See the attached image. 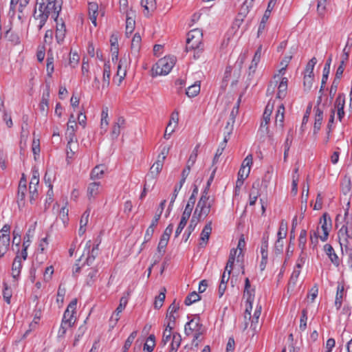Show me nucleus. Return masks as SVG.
Returning a JSON list of instances; mask_svg holds the SVG:
<instances>
[{
	"mask_svg": "<svg viewBox=\"0 0 352 352\" xmlns=\"http://www.w3.org/2000/svg\"><path fill=\"white\" fill-rule=\"evenodd\" d=\"M62 0H36V6H38L40 14L36 16V8H34V16L39 19L38 30H41L46 23L50 15L54 21H57L62 10Z\"/></svg>",
	"mask_w": 352,
	"mask_h": 352,
	"instance_id": "f257e3e1",
	"label": "nucleus"
},
{
	"mask_svg": "<svg viewBox=\"0 0 352 352\" xmlns=\"http://www.w3.org/2000/svg\"><path fill=\"white\" fill-rule=\"evenodd\" d=\"M349 213V209L347 208L344 213V218ZM338 237L341 246H344L346 249H351L352 251V223H349V221L345 220V223L338 231Z\"/></svg>",
	"mask_w": 352,
	"mask_h": 352,
	"instance_id": "f03ea898",
	"label": "nucleus"
},
{
	"mask_svg": "<svg viewBox=\"0 0 352 352\" xmlns=\"http://www.w3.org/2000/svg\"><path fill=\"white\" fill-rule=\"evenodd\" d=\"M202 32L199 29H194L188 33L186 39V51L196 50V54H199L203 50L202 44Z\"/></svg>",
	"mask_w": 352,
	"mask_h": 352,
	"instance_id": "7ed1b4c3",
	"label": "nucleus"
},
{
	"mask_svg": "<svg viewBox=\"0 0 352 352\" xmlns=\"http://www.w3.org/2000/svg\"><path fill=\"white\" fill-rule=\"evenodd\" d=\"M175 62L176 58L174 56H165L160 59L152 67L153 76L168 74L173 69Z\"/></svg>",
	"mask_w": 352,
	"mask_h": 352,
	"instance_id": "20e7f679",
	"label": "nucleus"
},
{
	"mask_svg": "<svg viewBox=\"0 0 352 352\" xmlns=\"http://www.w3.org/2000/svg\"><path fill=\"white\" fill-rule=\"evenodd\" d=\"M10 226L8 224H5L0 230V258L3 257L9 250L10 242Z\"/></svg>",
	"mask_w": 352,
	"mask_h": 352,
	"instance_id": "39448f33",
	"label": "nucleus"
},
{
	"mask_svg": "<svg viewBox=\"0 0 352 352\" xmlns=\"http://www.w3.org/2000/svg\"><path fill=\"white\" fill-rule=\"evenodd\" d=\"M320 223L321 224V229L323 234L320 236V239L322 241H326L328 239L329 232L332 226L331 219L329 214L324 212L320 219Z\"/></svg>",
	"mask_w": 352,
	"mask_h": 352,
	"instance_id": "423d86ee",
	"label": "nucleus"
},
{
	"mask_svg": "<svg viewBox=\"0 0 352 352\" xmlns=\"http://www.w3.org/2000/svg\"><path fill=\"white\" fill-rule=\"evenodd\" d=\"M130 62L129 55L124 54L120 59L118 65L116 76L119 77L118 85H120L126 74V67Z\"/></svg>",
	"mask_w": 352,
	"mask_h": 352,
	"instance_id": "0eeeda50",
	"label": "nucleus"
},
{
	"mask_svg": "<svg viewBox=\"0 0 352 352\" xmlns=\"http://www.w3.org/2000/svg\"><path fill=\"white\" fill-rule=\"evenodd\" d=\"M173 230V224L170 223L165 229L163 234L162 235L160 242L157 246V251L160 253L164 254L165 252V248L168 244L170 236Z\"/></svg>",
	"mask_w": 352,
	"mask_h": 352,
	"instance_id": "6e6552de",
	"label": "nucleus"
},
{
	"mask_svg": "<svg viewBox=\"0 0 352 352\" xmlns=\"http://www.w3.org/2000/svg\"><path fill=\"white\" fill-rule=\"evenodd\" d=\"M214 204L210 202H198L193 214L201 220L202 216L206 217L209 214Z\"/></svg>",
	"mask_w": 352,
	"mask_h": 352,
	"instance_id": "1a4fd4ad",
	"label": "nucleus"
},
{
	"mask_svg": "<svg viewBox=\"0 0 352 352\" xmlns=\"http://www.w3.org/2000/svg\"><path fill=\"white\" fill-rule=\"evenodd\" d=\"M91 245V241L89 240L87 242L85 249L87 250L88 256L84 263L83 265H87L88 266L91 265L95 261V258L98 255V245L99 243L96 244L93 246L91 250H90V248Z\"/></svg>",
	"mask_w": 352,
	"mask_h": 352,
	"instance_id": "9d476101",
	"label": "nucleus"
},
{
	"mask_svg": "<svg viewBox=\"0 0 352 352\" xmlns=\"http://www.w3.org/2000/svg\"><path fill=\"white\" fill-rule=\"evenodd\" d=\"M55 22L56 23L55 35L56 40L58 44H62L66 34V26L62 19L60 20L57 19V21H55Z\"/></svg>",
	"mask_w": 352,
	"mask_h": 352,
	"instance_id": "9b49d317",
	"label": "nucleus"
},
{
	"mask_svg": "<svg viewBox=\"0 0 352 352\" xmlns=\"http://www.w3.org/2000/svg\"><path fill=\"white\" fill-rule=\"evenodd\" d=\"M212 232V221H208L201 231L199 246L205 248L208 244L210 234Z\"/></svg>",
	"mask_w": 352,
	"mask_h": 352,
	"instance_id": "f8f14e48",
	"label": "nucleus"
},
{
	"mask_svg": "<svg viewBox=\"0 0 352 352\" xmlns=\"http://www.w3.org/2000/svg\"><path fill=\"white\" fill-rule=\"evenodd\" d=\"M273 109V105H270L269 103L265 107L263 115V122L261 124V129L265 128V131H269L268 124L270 120V116L272 114Z\"/></svg>",
	"mask_w": 352,
	"mask_h": 352,
	"instance_id": "ddd939ff",
	"label": "nucleus"
},
{
	"mask_svg": "<svg viewBox=\"0 0 352 352\" xmlns=\"http://www.w3.org/2000/svg\"><path fill=\"white\" fill-rule=\"evenodd\" d=\"M22 268L21 258L17 254L13 261L12 265V276L13 278L17 279L20 275Z\"/></svg>",
	"mask_w": 352,
	"mask_h": 352,
	"instance_id": "4468645a",
	"label": "nucleus"
},
{
	"mask_svg": "<svg viewBox=\"0 0 352 352\" xmlns=\"http://www.w3.org/2000/svg\"><path fill=\"white\" fill-rule=\"evenodd\" d=\"M141 6L144 8V14L149 16L150 14L156 9L155 0H141Z\"/></svg>",
	"mask_w": 352,
	"mask_h": 352,
	"instance_id": "2eb2a0df",
	"label": "nucleus"
},
{
	"mask_svg": "<svg viewBox=\"0 0 352 352\" xmlns=\"http://www.w3.org/2000/svg\"><path fill=\"white\" fill-rule=\"evenodd\" d=\"M324 250L329 256V259L336 266H339L340 260L338 255L336 254L334 249L330 244H325L324 246Z\"/></svg>",
	"mask_w": 352,
	"mask_h": 352,
	"instance_id": "dca6fc26",
	"label": "nucleus"
},
{
	"mask_svg": "<svg viewBox=\"0 0 352 352\" xmlns=\"http://www.w3.org/2000/svg\"><path fill=\"white\" fill-rule=\"evenodd\" d=\"M78 129L76 122L73 123H67V128L66 132L67 139H69V142H77V138L76 136V131Z\"/></svg>",
	"mask_w": 352,
	"mask_h": 352,
	"instance_id": "f3484780",
	"label": "nucleus"
},
{
	"mask_svg": "<svg viewBox=\"0 0 352 352\" xmlns=\"http://www.w3.org/2000/svg\"><path fill=\"white\" fill-rule=\"evenodd\" d=\"M7 30L4 33V37L6 38L8 41L13 45H19L21 43L19 35L11 31L12 27L11 23L7 27Z\"/></svg>",
	"mask_w": 352,
	"mask_h": 352,
	"instance_id": "a211bd4d",
	"label": "nucleus"
},
{
	"mask_svg": "<svg viewBox=\"0 0 352 352\" xmlns=\"http://www.w3.org/2000/svg\"><path fill=\"white\" fill-rule=\"evenodd\" d=\"M300 274V270H294L288 283L287 293H292L294 291Z\"/></svg>",
	"mask_w": 352,
	"mask_h": 352,
	"instance_id": "6ab92c4d",
	"label": "nucleus"
},
{
	"mask_svg": "<svg viewBox=\"0 0 352 352\" xmlns=\"http://www.w3.org/2000/svg\"><path fill=\"white\" fill-rule=\"evenodd\" d=\"M201 322H199V318L198 317L197 320L192 319L189 322H188L184 327V333L188 336L192 332L195 331V329L199 326Z\"/></svg>",
	"mask_w": 352,
	"mask_h": 352,
	"instance_id": "aec40b11",
	"label": "nucleus"
},
{
	"mask_svg": "<svg viewBox=\"0 0 352 352\" xmlns=\"http://www.w3.org/2000/svg\"><path fill=\"white\" fill-rule=\"evenodd\" d=\"M316 115H315V122L314 126V133H317L321 127L322 120H323V111L318 107H315Z\"/></svg>",
	"mask_w": 352,
	"mask_h": 352,
	"instance_id": "412c9836",
	"label": "nucleus"
},
{
	"mask_svg": "<svg viewBox=\"0 0 352 352\" xmlns=\"http://www.w3.org/2000/svg\"><path fill=\"white\" fill-rule=\"evenodd\" d=\"M285 107L283 105V104H281L277 111H276V117H275V123H276V126H279V127L280 128V129H283V123H284V118H285Z\"/></svg>",
	"mask_w": 352,
	"mask_h": 352,
	"instance_id": "4be33fe9",
	"label": "nucleus"
},
{
	"mask_svg": "<svg viewBox=\"0 0 352 352\" xmlns=\"http://www.w3.org/2000/svg\"><path fill=\"white\" fill-rule=\"evenodd\" d=\"M287 83L288 79L286 77L282 78L278 87V93L276 96L278 98L283 99L286 96L287 90Z\"/></svg>",
	"mask_w": 352,
	"mask_h": 352,
	"instance_id": "5701e85b",
	"label": "nucleus"
},
{
	"mask_svg": "<svg viewBox=\"0 0 352 352\" xmlns=\"http://www.w3.org/2000/svg\"><path fill=\"white\" fill-rule=\"evenodd\" d=\"M287 223L285 222L283 220L281 221L279 226V229L277 233L278 239L276 242V248H277L278 246V243H280V240L285 238L287 236Z\"/></svg>",
	"mask_w": 352,
	"mask_h": 352,
	"instance_id": "b1692460",
	"label": "nucleus"
},
{
	"mask_svg": "<svg viewBox=\"0 0 352 352\" xmlns=\"http://www.w3.org/2000/svg\"><path fill=\"white\" fill-rule=\"evenodd\" d=\"M124 124V119L122 117L118 118L117 122L113 124L111 133L112 139H116L120 133V128Z\"/></svg>",
	"mask_w": 352,
	"mask_h": 352,
	"instance_id": "393cba45",
	"label": "nucleus"
},
{
	"mask_svg": "<svg viewBox=\"0 0 352 352\" xmlns=\"http://www.w3.org/2000/svg\"><path fill=\"white\" fill-rule=\"evenodd\" d=\"M182 342V336L179 333L174 332L173 334L172 342L170 343V349L169 352H176Z\"/></svg>",
	"mask_w": 352,
	"mask_h": 352,
	"instance_id": "a878e982",
	"label": "nucleus"
},
{
	"mask_svg": "<svg viewBox=\"0 0 352 352\" xmlns=\"http://www.w3.org/2000/svg\"><path fill=\"white\" fill-rule=\"evenodd\" d=\"M100 182H92L87 187V196L89 199L96 197L99 193Z\"/></svg>",
	"mask_w": 352,
	"mask_h": 352,
	"instance_id": "bb28decb",
	"label": "nucleus"
},
{
	"mask_svg": "<svg viewBox=\"0 0 352 352\" xmlns=\"http://www.w3.org/2000/svg\"><path fill=\"white\" fill-rule=\"evenodd\" d=\"M110 76H111V65L109 61H107L104 65V70H103V86L108 87L110 83Z\"/></svg>",
	"mask_w": 352,
	"mask_h": 352,
	"instance_id": "cd10ccee",
	"label": "nucleus"
},
{
	"mask_svg": "<svg viewBox=\"0 0 352 352\" xmlns=\"http://www.w3.org/2000/svg\"><path fill=\"white\" fill-rule=\"evenodd\" d=\"M98 270L96 267H91L89 269L86 283L89 286H91L97 279Z\"/></svg>",
	"mask_w": 352,
	"mask_h": 352,
	"instance_id": "c85d7f7f",
	"label": "nucleus"
},
{
	"mask_svg": "<svg viewBox=\"0 0 352 352\" xmlns=\"http://www.w3.org/2000/svg\"><path fill=\"white\" fill-rule=\"evenodd\" d=\"M261 51H262V45H260L257 48V50L254 54V56L253 57V59L252 60V63H251L250 66L249 67V69L250 72H255L256 66L261 59Z\"/></svg>",
	"mask_w": 352,
	"mask_h": 352,
	"instance_id": "c756f323",
	"label": "nucleus"
},
{
	"mask_svg": "<svg viewBox=\"0 0 352 352\" xmlns=\"http://www.w3.org/2000/svg\"><path fill=\"white\" fill-rule=\"evenodd\" d=\"M250 281L248 278H246L245 279V288L243 295L244 296H247L246 300H249V298H250V300H254L255 290L254 289H250Z\"/></svg>",
	"mask_w": 352,
	"mask_h": 352,
	"instance_id": "7c9ffc66",
	"label": "nucleus"
},
{
	"mask_svg": "<svg viewBox=\"0 0 352 352\" xmlns=\"http://www.w3.org/2000/svg\"><path fill=\"white\" fill-rule=\"evenodd\" d=\"M200 92V83L195 82L193 85H190L186 91V94L189 98H193L199 94Z\"/></svg>",
	"mask_w": 352,
	"mask_h": 352,
	"instance_id": "2f4dec72",
	"label": "nucleus"
},
{
	"mask_svg": "<svg viewBox=\"0 0 352 352\" xmlns=\"http://www.w3.org/2000/svg\"><path fill=\"white\" fill-rule=\"evenodd\" d=\"M128 300L126 297H122L120 300V304L118 307L116 308L113 316H111V318H113L115 316V321L117 322L119 320V314L124 309L126 304H127Z\"/></svg>",
	"mask_w": 352,
	"mask_h": 352,
	"instance_id": "473e14b6",
	"label": "nucleus"
},
{
	"mask_svg": "<svg viewBox=\"0 0 352 352\" xmlns=\"http://www.w3.org/2000/svg\"><path fill=\"white\" fill-rule=\"evenodd\" d=\"M104 166L103 165H98L94 167L90 174L91 179H100L104 173Z\"/></svg>",
	"mask_w": 352,
	"mask_h": 352,
	"instance_id": "72a5a7b5",
	"label": "nucleus"
},
{
	"mask_svg": "<svg viewBox=\"0 0 352 352\" xmlns=\"http://www.w3.org/2000/svg\"><path fill=\"white\" fill-rule=\"evenodd\" d=\"M166 289L165 287H162L161 289V291L159 294V295L155 298V302H154V307L157 309H159L161 308L163 305V303L164 302L165 298H166Z\"/></svg>",
	"mask_w": 352,
	"mask_h": 352,
	"instance_id": "f704fd0d",
	"label": "nucleus"
},
{
	"mask_svg": "<svg viewBox=\"0 0 352 352\" xmlns=\"http://www.w3.org/2000/svg\"><path fill=\"white\" fill-rule=\"evenodd\" d=\"M164 165L162 160H157V161L152 165L150 168V174L153 177H156L162 170Z\"/></svg>",
	"mask_w": 352,
	"mask_h": 352,
	"instance_id": "c9c22d12",
	"label": "nucleus"
},
{
	"mask_svg": "<svg viewBox=\"0 0 352 352\" xmlns=\"http://www.w3.org/2000/svg\"><path fill=\"white\" fill-rule=\"evenodd\" d=\"M344 294V286L338 285L337 287L336 296L335 300V306L337 309H340L342 303V298Z\"/></svg>",
	"mask_w": 352,
	"mask_h": 352,
	"instance_id": "e433bc0d",
	"label": "nucleus"
},
{
	"mask_svg": "<svg viewBox=\"0 0 352 352\" xmlns=\"http://www.w3.org/2000/svg\"><path fill=\"white\" fill-rule=\"evenodd\" d=\"M270 14H271V12H269V10H265V12L262 17V19L260 22L259 26H258V32H257L258 37H259L262 34L263 31L265 30V26H266V23H267L268 19L270 18Z\"/></svg>",
	"mask_w": 352,
	"mask_h": 352,
	"instance_id": "4c0bfd02",
	"label": "nucleus"
},
{
	"mask_svg": "<svg viewBox=\"0 0 352 352\" xmlns=\"http://www.w3.org/2000/svg\"><path fill=\"white\" fill-rule=\"evenodd\" d=\"M200 221V219L199 217H197V216L192 215V217L190 220V224L187 228L188 233L185 238V241H187L188 238L190 237L191 233L194 231L196 226L197 225L198 222Z\"/></svg>",
	"mask_w": 352,
	"mask_h": 352,
	"instance_id": "58836bf2",
	"label": "nucleus"
},
{
	"mask_svg": "<svg viewBox=\"0 0 352 352\" xmlns=\"http://www.w3.org/2000/svg\"><path fill=\"white\" fill-rule=\"evenodd\" d=\"M351 189V180L349 177L344 176L341 183V190L344 195H348Z\"/></svg>",
	"mask_w": 352,
	"mask_h": 352,
	"instance_id": "ea45409f",
	"label": "nucleus"
},
{
	"mask_svg": "<svg viewBox=\"0 0 352 352\" xmlns=\"http://www.w3.org/2000/svg\"><path fill=\"white\" fill-rule=\"evenodd\" d=\"M331 61H332V54H330V56L328 57V58L325 63V65H324V67L323 69V74H322V79L323 80V84L327 83V82L329 74L330 72V67H331Z\"/></svg>",
	"mask_w": 352,
	"mask_h": 352,
	"instance_id": "a19ab883",
	"label": "nucleus"
},
{
	"mask_svg": "<svg viewBox=\"0 0 352 352\" xmlns=\"http://www.w3.org/2000/svg\"><path fill=\"white\" fill-rule=\"evenodd\" d=\"M205 330L203 327V324L201 323L199 326L195 329L194 331V336H193V340H192V344L195 345V346H198L200 340H199V337L204 334Z\"/></svg>",
	"mask_w": 352,
	"mask_h": 352,
	"instance_id": "79ce46f5",
	"label": "nucleus"
},
{
	"mask_svg": "<svg viewBox=\"0 0 352 352\" xmlns=\"http://www.w3.org/2000/svg\"><path fill=\"white\" fill-rule=\"evenodd\" d=\"M75 313H69L68 310H65L63 314L62 322L63 323V325L65 324H67V326L72 327L74 322L75 320H74V314Z\"/></svg>",
	"mask_w": 352,
	"mask_h": 352,
	"instance_id": "37998d69",
	"label": "nucleus"
},
{
	"mask_svg": "<svg viewBox=\"0 0 352 352\" xmlns=\"http://www.w3.org/2000/svg\"><path fill=\"white\" fill-rule=\"evenodd\" d=\"M201 299L200 296L196 292L190 293L185 298L184 304L187 306L199 301Z\"/></svg>",
	"mask_w": 352,
	"mask_h": 352,
	"instance_id": "c03bdc74",
	"label": "nucleus"
},
{
	"mask_svg": "<svg viewBox=\"0 0 352 352\" xmlns=\"http://www.w3.org/2000/svg\"><path fill=\"white\" fill-rule=\"evenodd\" d=\"M255 183L253 184L252 188L249 195V204L250 206L255 205L257 198L259 195L258 189L255 186Z\"/></svg>",
	"mask_w": 352,
	"mask_h": 352,
	"instance_id": "a18cd8bd",
	"label": "nucleus"
},
{
	"mask_svg": "<svg viewBox=\"0 0 352 352\" xmlns=\"http://www.w3.org/2000/svg\"><path fill=\"white\" fill-rule=\"evenodd\" d=\"M135 20L127 14L126 19V35L131 34L135 28Z\"/></svg>",
	"mask_w": 352,
	"mask_h": 352,
	"instance_id": "49530a36",
	"label": "nucleus"
},
{
	"mask_svg": "<svg viewBox=\"0 0 352 352\" xmlns=\"http://www.w3.org/2000/svg\"><path fill=\"white\" fill-rule=\"evenodd\" d=\"M142 38L138 33H135L131 41V50L138 52L140 49Z\"/></svg>",
	"mask_w": 352,
	"mask_h": 352,
	"instance_id": "de8ad7c7",
	"label": "nucleus"
},
{
	"mask_svg": "<svg viewBox=\"0 0 352 352\" xmlns=\"http://www.w3.org/2000/svg\"><path fill=\"white\" fill-rule=\"evenodd\" d=\"M21 230L20 228L16 226L12 231V243L18 247L20 245L21 243Z\"/></svg>",
	"mask_w": 352,
	"mask_h": 352,
	"instance_id": "09e8293b",
	"label": "nucleus"
},
{
	"mask_svg": "<svg viewBox=\"0 0 352 352\" xmlns=\"http://www.w3.org/2000/svg\"><path fill=\"white\" fill-rule=\"evenodd\" d=\"M138 332L136 331H133L129 336L126 340L124 346L123 351L127 352L129 349L131 347L132 343L133 342L135 337L137 336Z\"/></svg>",
	"mask_w": 352,
	"mask_h": 352,
	"instance_id": "8fccbe9b",
	"label": "nucleus"
},
{
	"mask_svg": "<svg viewBox=\"0 0 352 352\" xmlns=\"http://www.w3.org/2000/svg\"><path fill=\"white\" fill-rule=\"evenodd\" d=\"M3 296L4 300L8 303H10V299L12 295V289L8 287V284L6 282H3Z\"/></svg>",
	"mask_w": 352,
	"mask_h": 352,
	"instance_id": "3c124183",
	"label": "nucleus"
},
{
	"mask_svg": "<svg viewBox=\"0 0 352 352\" xmlns=\"http://www.w3.org/2000/svg\"><path fill=\"white\" fill-rule=\"evenodd\" d=\"M268 239H269L268 234L267 233H265L262 238V243H261V255L268 256V252H267Z\"/></svg>",
	"mask_w": 352,
	"mask_h": 352,
	"instance_id": "603ef678",
	"label": "nucleus"
},
{
	"mask_svg": "<svg viewBox=\"0 0 352 352\" xmlns=\"http://www.w3.org/2000/svg\"><path fill=\"white\" fill-rule=\"evenodd\" d=\"M54 71V57L52 54H50V52L47 53V76L50 77L52 76V73Z\"/></svg>",
	"mask_w": 352,
	"mask_h": 352,
	"instance_id": "864d4df0",
	"label": "nucleus"
},
{
	"mask_svg": "<svg viewBox=\"0 0 352 352\" xmlns=\"http://www.w3.org/2000/svg\"><path fill=\"white\" fill-rule=\"evenodd\" d=\"M345 105V96L344 94H339L335 101V108L344 109Z\"/></svg>",
	"mask_w": 352,
	"mask_h": 352,
	"instance_id": "5fc2aeb1",
	"label": "nucleus"
},
{
	"mask_svg": "<svg viewBox=\"0 0 352 352\" xmlns=\"http://www.w3.org/2000/svg\"><path fill=\"white\" fill-rule=\"evenodd\" d=\"M236 252H237V249L232 248L230 250L229 258H228V262H227L228 266H230V270H228V274H230V273L232 272V270L233 268V265H234V263L235 256H236Z\"/></svg>",
	"mask_w": 352,
	"mask_h": 352,
	"instance_id": "6e6d98bb",
	"label": "nucleus"
},
{
	"mask_svg": "<svg viewBox=\"0 0 352 352\" xmlns=\"http://www.w3.org/2000/svg\"><path fill=\"white\" fill-rule=\"evenodd\" d=\"M29 198L31 204H34L36 199L38 197L37 187L29 186Z\"/></svg>",
	"mask_w": 352,
	"mask_h": 352,
	"instance_id": "4d7b16f0",
	"label": "nucleus"
},
{
	"mask_svg": "<svg viewBox=\"0 0 352 352\" xmlns=\"http://www.w3.org/2000/svg\"><path fill=\"white\" fill-rule=\"evenodd\" d=\"M307 310L306 309H302L300 320V329L301 331H305L307 328Z\"/></svg>",
	"mask_w": 352,
	"mask_h": 352,
	"instance_id": "13d9d810",
	"label": "nucleus"
},
{
	"mask_svg": "<svg viewBox=\"0 0 352 352\" xmlns=\"http://www.w3.org/2000/svg\"><path fill=\"white\" fill-rule=\"evenodd\" d=\"M198 202H210V203H214L215 199L213 197H211L209 195V191L204 190L201 196L198 201Z\"/></svg>",
	"mask_w": 352,
	"mask_h": 352,
	"instance_id": "bf43d9fd",
	"label": "nucleus"
},
{
	"mask_svg": "<svg viewBox=\"0 0 352 352\" xmlns=\"http://www.w3.org/2000/svg\"><path fill=\"white\" fill-rule=\"evenodd\" d=\"M314 80V76L309 74H305L304 76V89L305 91H309L311 88L312 83Z\"/></svg>",
	"mask_w": 352,
	"mask_h": 352,
	"instance_id": "052dcab7",
	"label": "nucleus"
},
{
	"mask_svg": "<svg viewBox=\"0 0 352 352\" xmlns=\"http://www.w3.org/2000/svg\"><path fill=\"white\" fill-rule=\"evenodd\" d=\"M316 63V58L315 57H313L306 65L305 74L314 76V68Z\"/></svg>",
	"mask_w": 352,
	"mask_h": 352,
	"instance_id": "680f3d73",
	"label": "nucleus"
},
{
	"mask_svg": "<svg viewBox=\"0 0 352 352\" xmlns=\"http://www.w3.org/2000/svg\"><path fill=\"white\" fill-rule=\"evenodd\" d=\"M294 131L293 129H290L287 132V135L284 143V148H286V151H289L293 140Z\"/></svg>",
	"mask_w": 352,
	"mask_h": 352,
	"instance_id": "e2e57ef3",
	"label": "nucleus"
},
{
	"mask_svg": "<svg viewBox=\"0 0 352 352\" xmlns=\"http://www.w3.org/2000/svg\"><path fill=\"white\" fill-rule=\"evenodd\" d=\"M326 1L327 0H318L317 12L321 17H323L325 13Z\"/></svg>",
	"mask_w": 352,
	"mask_h": 352,
	"instance_id": "0e129e2a",
	"label": "nucleus"
},
{
	"mask_svg": "<svg viewBox=\"0 0 352 352\" xmlns=\"http://www.w3.org/2000/svg\"><path fill=\"white\" fill-rule=\"evenodd\" d=\"M261 307H260L259 309H256L254 313V315H253L252 319V323H251V327H252L254 330H256V324L258 322V318L261 316Z\"/></svg>",
	"mask_w": 352,
	"mask_h": 352,
	"instance_id": "69168bd1",
	"label": "nucleus"
},
{
	"mask_svg": "<svg viewBox=\"0 0 352 352\" xmlns=\"http://www.w3.org/2000/svg\"><path fill=\"white\" fill-rule=\"evenodd\" d=\"M199 148V144H197L193 149L192 153L190 154V155L187 161V164H188L189 165L193 166L195 164V163L197 160Z\"/></svg>",
	"mask_w": 352,
	"mask_h": 352,
	"instance_id": "338daca9",
	"label": "nucleus"
},
{
	"mask_svg": "<svg viewBox=\"0 0 352 352\" xmlns=\"http://www.w3.org/2000/svg\"><path fill=\"white\" fill-rule=\"evenodd\" d=\"M250 173V168H248L247 170L244 168H240L238 173V179L237 180L244 182V180L248 177Z\"/></svg>",
	"mask_w": 352,
	"mask_h": 352,
	"instance_id": "774afa93",
	"label": "nucleus"
}]
</instances>
